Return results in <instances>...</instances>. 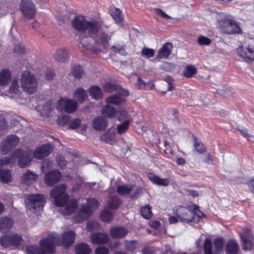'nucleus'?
I'll return each instance as SVG.
<instances>
[{"mask_svg":"<svg viewBox=\"0 0 254 254\" xmlns=\"http://www.w3.org/2000/svg\"><path fill=\"white\" fill-rule=\"evenodd\" d=\"M66 191V186L61 184L54 188L50 192L51 197L55 199V205L61 207L60 211L64 215H70L74 212L77 207L76 200H69Z\"/></svg>","mask_w":254,"mask_h":254,"instance_id":"obj_1","label":"nucleus"},{"mask_svg":"<svg viewBox=\"0 0 254 254\" xmlns=\"http://www.w3.org/2000/svg\"><path fill=\"white\" fill-rule=\"evenodd\" d=\"M52 150L50 145L45 144L37 148L34 152L28 151L23 153L20 150L21 154H18L19 156V165L20 167L24 168L30 164L33 156L37 159H42L48 156Z\"/></svg>","mask_w":254,"mask_h":254,"instance_id":"obj_2","label":"nucleus"},{"mask_svg":"<svg viewBox=\"0 0 254 254\" xmlns=\"http://www.w3.org/2000/svg\"><path fill=\"white\" fill-rule=\"evenodd\" d=\"M216 26L221 30L228 34H241L242 31L238 24L233 19L224 14L220 13L217 15Z\"/></svg>","mask_w":254,"mask_h":254,"instance_id":"obj_3","label":"nucleus"},{"mask_svg":"<svg viewBox=\"0 0 254 254\" xmlns=\"http://www.w3.org/2000/svg\"><path fill=\"white\" fill-rule=\"evenodd\" d=\"M115 118L119 121L123 122L119 124L117 129L118 133L122 134L128 129L131 120L128 117V110L125 107L116 109L112 107V118Z\"/></svg>","mask_w":254,"mask_h":254,"instance_id":"obj_4","label":"nucleus"},{"mask_svg":"<svg viewBox=\"0 0 254 254\" xmlns=\"http://www.w3.org/2000/svg\"><path fill=\"white\" fill-rule=\"evenodd\" d=\"M53 238V235H48L47 238H43L39 241L40 248L38 246L30 245L26 248L27 254H51L55 252L53 245L51 244V239Z\"/></svg>","mask_w":254,"mask_h":254,"instance_id":"obj_5","label":"nucleus"},{"mask_svg":"<svg viewBox=\"0 0 254 254\" xmlns=\"http://www.w3.org/2000/svg\"><path fill=\"white\" fill-rule=\"evenodd\" d=\"M72 26L78 31H87L90 35L95 34L98 31L99 26L96 21H87L81 15L77 16L72 20Z\"/></svg>","mask_w":254,"mask_h":254,"instance_id":"obj_6","label":"nucleus"},{"mask_svg":"<svg viewBox=\"0 0 254 254\" xmlns=\"http://www.w3.org/2000/svg\"><path fill=\"white\" fill-rule=\"evenodd\" d=\"M85 201V202H83L81 206L78 215L75 217V221L77 222H80L88 218L99 206L98 201L94 198H89Z\"/></svg>","mask_w":254,"mask_h":254,"instance_id":"obj_7","label":"nucleus"},{"mask_svg":"<svg viewBox=\"0 0 254 254\" xmlns=\"http://www.w3.org/2000/svg\"><path fill=\"white\" fill-rule=\"evenodd\" d=\"M46 200L43 194H30L26 196L25 204L27 208L35 213L42 210Z\"/></svg>","mask_w":254,"mask_h":254,"instance_id":"obj_8","label":"nucleus"},{"mask_svg":"<svg viewBox=\"0 0 254 254\" xmlns=\"http://www.w3.org/2000/svg\"><path fill=\"white\" fill-rule=\"evenodd\" d=\"M21 84L23 90L29 94H33L37 91V79L34 75L29 71H25L22 73Z\"/></svg>","mask_w":254,"mask_h":254,"instance_id":"obj_9","label":"nucleus"},{"mask_svg":"<svg viewBox=\"0 0 254 254\" xmlns=\"http://www.w3.org/2000/svg\"><path fill=\"white\" fill-rule=\"evenodd\" d=\"M193 210L194 213L192 211L183 207H181L178 211L177 216L180 220L184 222L189 223L190 222H195L198 220L195 219V214L197 217L201 218L204 216L203 214L200 212L198 207L196 205H193Z\"/></svg>","mask_w":254,"mask_h":254,"instance_id":"obj_10","label":"nucleus"},{"mask_svg":"<svg viewBox=\"0 0 254 254\" xmlns=\"http://www.w3.org/2000/svg\"><path fill=\"white\" fill-rule=\"evenodd\" d=\"M48 235H53V238L51 239V244L53 245L54 249L58 245H63L64 247H68L72 244L75 239V233L72 231H69L63 234L62 238L60 239L56 233H51Z\"/></svg>","mask_w":254,"mask_h":254,"instance_id":"obj_11","label":"nucleus"},{"mask_svg":"<svg viewBox=\"0 0 254 254\" xmlns=\"http://www.w3.org/2000/svg\"><path fill=\"white\" fill-rule=\"evenodd\" d=\"M129 95L128 90L112 83V104L121 105L125 104Z\"/></svg>","mask_w":254,"mask_h":254,"instance_id":"obj_12","label":"nucleus"},{"mask_svg":"<svg viewBox=\"0 0 254 254\" xmlns=\"http://www.w3.org/2000/svg\"><path fill=\"white\" fill-rule=\"evenodd\" d=\"M237 55L245 62H250L254 61V49L246 44H241L237 49Z\"/></svg>","mask_w":254,"mask_h":254,"instance_id":"obj_13","label":"nucleus"},{"mask_svg":"<svg viewBox=\"0 0 254 254\" xmlns=\"http://www.w3.org/2000/svg\"><path fill=\"white\" fill-rule=\"evenodd\" d=\"M19 138L15 135L8 136L0 145V151L3 154H6L15 147L19 142Z\"/></svg>","mask_w":254,"mask_h":254,"instance_id":"obj_14","label":"nucleus"},{"mask_svg":"<svg viewBox=\"0 0 254 254\" xmlns=\"http://www.w3.org/2000/svg\"><path fill=\"white\" fill-rule=\"evenodd\" d=\"M77 103L72 99L62 98L57 102V108L61 111H64L68 113H72L77 110Z\"/></svg>","mask_w":254,"mask_h":254,"instance_id":"obj_15","label":"nucleus"},{"mask_svg":"<svg viewBox=\"0 0 254 254\" xmlns=\"http://www.w3.org/2000/svg\"><path fill=\"white\" fill-rule=\"evenodd\" d=\"M21 9L24 16L28 19H31L35 15L36 8L30 0H22L20 3Z\"/></svg>","mask_w":254,"mask_h":254,"instance_id":"obj_16","label":"nucleus"},{"mask_svg":"<svg viewBox=\"0 0 254 254\" xmlns=\"http://www.w3.org/2000/svg\"><path fill=\"white\" fill-rule=\"evenodd\" d=\"M243 249L245 250H251L254 244V239L251 230L246 229L243 234H240Z\"/></svg>","mask_w":254,"mask_h":254,"instance_id":"obj_17","label":"nucleus"},{"mask_svg":"<svg viewBox=\"0 0 254 254\" xmlns=\"http://www.w3.org/2000/svg\"><path fill=\"white\" fill-rule=\"evenodd\" d=\"M62 177L61 173L57 170L52 171L46 174L45 182L48 186H52L59 181Z\"/></svg>","mask_w":254,"mask_h":254,"instance_id":"obj_18","label":"nucleus"},{"mask_svg":"<svg viewBox=\"0 0 254 254\" xmlns=\"http://www.w3.org/2000/svg\"><path fill=\"white\" fill-rule=\"evenodd\" d=\"M172 47V45L170 43H165L163 45L162 48L159 50L156 58L158 60L167 59L171 53Z\"/></svg>","mask_w":254,"mask_h":254,"instance_id":"obj_19","label":"nucleus"},{"mask_svg":"<svg viewBox=\"0 0 254 254\" xmlns=\"http://www.w3.org/2000/svg\"><path fill=\"white\" fill-rule=\"evenodd\" d=\"M11 72L7 68L2 69L0 71V86L7 85L11 80Z\"/></svg>","mask_w":254,"mask_h":254,"instance_id":"obj_20","label":"nucleus"},{"mask_svg":"<svg viewBox=\"0 0 254 254\" xmlns=\"http://www.w3.org/2000/svg\"><path fill=\"white\" fill-rule=\"evenodd\" d=\"M37 178L38 176L36 174L28 170L23 174L21 181L23 184L29 185L34 183Z\"/></svg>","mask_w":254,"mask_h":254,"instance_id":"obj_21","label":"nucleus"},{"mask_svg":"<svg viewBox=\"0 0 254 254\" xmlns=\"http://www.w3.org/2000/svg\"><path fill=\"white\" fill-rule=\"evenodd\" d=\"M148 178L150 182L156 185L166 187L168 186L170 183V181L168 179H162L158 176L152 173L148 174Z\"/></svg>","mask_w":254,"mask_h":254,"instance_id":"obj_22","label":"nucleus"},{"mask_svg":"<svg viewBox=\"0 0 254 254\" xmlns=\"http://www.w3.org/2000/svg\"><path fill=\"white\" fill-rule=\"evenodd\" d=\"M90 239L91 242L95 245L106 243L109 240L107 234L101 233L93 234Z\"/></svg>","mask_w":254,"mask_h":254,"instance_id":"obj_23","label":"nucleus"},{"mask_svg":"<svg viewBox=\"0 0 254 254\" xmlns=\"http://www.w3.org/2000/svg\"><path fill=\"white\" fill-rule=\"evenodd\" d=\"M107 125L106 120L102 117L95 118L92 122V127L96 130H102L107 127Z\"/></svg>","mask_w":254,"mask_h":254,"instance_id":"obj_24","label":"nucleus"},{"mask_svg":"<svg viewBox=\"0 0 254 254\" xmlns=\"http://www.w3.org/2000/svg\"><path fill=\"white\" fill-rule=\"evenodd\" d=\"M112 17L117 24L123 26L124 17L122 11L119 8H112Z\"/></svg>","mask_w":254,"mask_h":254,"instance_id":"obj_25","label":"nucleus"},{"mask_svg":"<svg viewBox=\"0 0 254 254\" xmlns=\"http://www.w3.org/2000/svg\"><path fill=\"white\" fill-rule=\"evenodd\" d=\"M54 56L57 61L64 62L68 59V52L66 49L61 48L56 51Z\"/></svg>","mask_w":254,"mask_h":254,"instance_id":"obj_26","label":"nucleus"},{"mask_svg":"<svg viewBox=\"0 0 254 254\" xmlns=\"http://www.w3.org/2000/svg\"><path fill=\"white\" fill-rule=\"evenodd\" d=\"M239 250V246L236 241L230 240L228 242L226 252L228 254H237Z\"/></svg>","mask_w":254,"mask_h":254,"instance_id":"obj_27","label":"nucleus"},{"mask_svg":"<svg viewBox=\"0 0 254 254\" xmlns=\"http://www.w3.org/2000/svg\"><path fill=\"white\" fill-rule=\"evenodd\" d=\"M87 97V94L85 90L83 88L77 89L74 93L73 97L77 101L82 103Z\"/></svg>","mask_w":254,"mask_h":254,"instance_id":"obj_28","label":"nucleus"},{"mask_svg":"<svg viewBox=\"0 0 254 254\" xmlns=\"http://www.w3.org/2000/svg\"><path fill=\"white\" fill-rule=\"evenodd\" d=\"M8 93L13 98L19 95V86L18 85V81L17 79H14L12 80L9 89Z\"/></svg>","mask_w":254,"mask_h":254,"instance_id":"obj_29","label":"nucleus"},{"mask_svg":"<svg viewBox=\"0 0 254 254\" xmlns=\"http://www.w3.org/2000/svg\"><path fill=\"white\" fill-rule=\"evenodd\" d=\"M127 230L123 227L112 228V238H123L127 235Z\"/></svg>","mask_w":254,"mask_h":254,"instance_id":"obj_30","label":"nucleus"},{"mask_svg":"<svg viewBox=\"0 0 254 254\" xmlns=\"http://www.w3.org/2000/svg\"><path fill=\"white\" fill-rule=\"evenodd\" d=\"M89 91L92 98L96 100L100 99L103 97L102 90L97 86H93L91 87Z\"/></svg>","mask_w":254,"mask_h":254,"instance_id":"obj_31","label":"nucleus"},{"mask_svg":"<svg viewBox=\"0 0 254 254\" xmlns=\"http://www.w3.org/2000/svg\"><path fill=\"white\" fill-rule=\"evenodd\" d=\"M101 218L103 221H110L111 218V204L110 202L101 213Z\"/></svg>","mask_w":254,"mask_h":254,"instance_id":"obj_32","label":"nucleus"},{"mask_svg":"<svg viewBox=\"0 0 254 254\" xmlns=\"http://www.w3.org/2000/svg\"><path fill=\"white\" fill-rule=\"evenodd\" d=\"M75 251L77 254H89L91 249L86 244H79L76 246Z\"/></svg>","mask_w":254,"mask_h":254,"instance_id":"obj_33","label":"nucleus"},{"mask_svg":"<svg viewBox=\"0 0 254 254\" xmlns=\"http://www.w3.org/2000/svg\"><path fill=\"white\" fill-rule=\"evenodd\" d=\"M13 222L11 219L5 217L0 219V230L5 231L11 227Z\"/></svg>","mask_w":254,"mask_h":254,"instance_id":"obj_34","label":"nucleus"},{"mask_svg":"<svg viewBox=\"0 0 254 254\" xmlns=\"http://www.w3.org/2000/svg\"><path fill=\"white\" fill-rule=\"evenodd\" d=\"M133 186L131 185L118 186L117 191L122 195H126L130 193L133 190Z\"/></svg>","mask_w":254,"mask_h":254,"instance_id":"obj_35","label":"nucleus"},{"mask_svg":"<svg viewBox=\"0 0 254 254\" xmlns=\"http://www.w3.org/2000/svg\"><path fill=\"white\" fill-rule=\"evenodd\" d=\"M196 71L197 69L194 65L190 64L186 66L183 74L185 77L190 78L196 73Z\"/></svg>","mask_w":254,"mask_h":254,"instance_id":"obj_36","label":"nucleus"},{"mask_svg":"<svg viewBox=\"0 0 254 254\" xmlns=\"http://www.w3.org/2000/svg\"><path fill=\"white\" fill-rule=\"evenodd\" d=\"M102 114L104 117H110L111 116V98L110 97L107 99V105L102 109Z\"/></svg>","mask_w":254,"mask_h":254,"instance_id":"obj_37","label":"nucleus"},{"mask_svg":"<svg viewBox=\"0 0 254 254\" xmlns=\"http://www.w3.org/2000/svg\"><path fill=\"white\" fill-rule=\"evenodd\" d=\"M125 246L126 249L131 252H134L139 247L138 244L136 241H127L125 242Z\"/></svg>","mask_w":254,"mask_h":254,"instance_id":"obj_38","label":"nucleus"},{"mask_svg":"<svg viewBox=\"0 0 254 254\" xmlns=\"http://www.w3.org/2000/svg\"><path fill=\"white\" fill-rule=\"evenodd\" d=\"M224 244V239L222 238H218L215 239L214 246L216 254H219L222 251Z\"/></svg>","mask_w":254,"mask_h":254,"instance_id":"obj_39","label":"nucleus"},{"mask_svg":"<svg viewBox=\"0 0 254 254\" xmlns=\"http://www.w3.org/2000/svg\"><path fill=\"white\" fill-rule=\"evenodd\" d=\"M140 213L142 217L144 218H150L152 215L151 207L148 205L142 207L140 209Z\"/></svg>","mask_w":254,"mask_h":254,"instance_id":"obj_40","label":"nucleus"},{"mask_svg":"<svg viewBox=\"0 0 254 254\" xmlns=\"http://www.w3.org/2000/svg\"><path fill=\"white\" fill-rule=\"evenodd\" d=\"M72 73L74 77L79 78L82 77L83 72L80 66L74 65L72 68Z\"/></svg>","mask_w":254,"mask_h":254,"instance_id":"obj_41","label":"nucleus"},{"mask_svg":"<svg viewBox=\"0 0 254 254\" xmlns=\"http://www.w3.org/2000/svg\"><path fill=\"white\" fill-rule=\"evenodd\" d=\"M194 139V147L195 150L199 152L203 153L205 151V147L200 141L198 140L195 137H193Z\"/></svg>","mask_w":254,"mask_h":254,"instance_id":"obj_42","label":"nucleus"},{"mask_svg":"<svg viewBox=\"0 0 254 254\" xmlns=\"http://www.w3.org/2000/svg\"><path fill=\"white\" fill-rule=\"evenodd\" d=\"M53 106L51 102L47 103L43 107L41 111L42 116H50L52 113V109Z\"/></svg>","mask_w":254,"mask_h":254,"instance_id":"obj_43","label":"nucleus"},{"mask_svg":"<svg viewBox=\"0 0 254 254\" xmlns=\"http://www.w3.org/2000/svg\"><path fill=\"white\" fill-rule=\"evenodd\" d=\"M197 43L200 46H209L211 40L206 36L200 35L197 37Z\"/></svg>","mask_w":254,"mask_h":254,"instance_id":"obj_44","label":"nucleus"},{"mask_svg":"<svg viewBox=\"0 0 254 254\" xmlns=\"http://www.w3.org/2000/svg\"><path fill=\"white\" fill-rule=\"evenodd\" d=\"M11 235L2 237L0 239V244L4 247L11 246Z\"/></svg>","mask_w":254,"mask_h":254,"instance_id":"obj_45","label":"nucleus"},{"mask_svg":"<svg viewBox=\"0 0 254 254\" xmlns=\"http://www.w3.org/2000/svg\"><path fill=\"white\" fill-rule=\"evenodd\" d=\"M11 246H17L19 245L22 241L21 237L17 234H11Z\"/></svg>","mask_w":254,"mask_h":254,"instance_id":"obj_46","label":"nucleus"},{"mask_svg":"<svg viewBox=\"0 0 254 254\" xmlns=\"http://www.w3.org/2000/svg\"><path fill=\"white\" fill-rule=\"evenodd\" d=\"M164 80L168 83L167 91H170L175 88L174 80L173 78L167 75L164 78Z\"/></svg>","mask_w":254,"mask_h":254,"instance_id":"obj_47","label":"nucleus"},{"mask_svg":"<svg viewBox=\"0 0 254 254\" xmlns=\"http://www.w3.org/2000/svg\"><path fill=\"white\" fill-rule=\"evenodd\" d=\"M141 56L146 58H152L154 55V51L152 49L144 48L141 51Z\"/></svg>","mask_w":254,"mask_h":254,"instance_id":"obj_48","label":"nucleus"},{"mask_svg":"<svg viewBox=\"0 0 254 254\" xmlns=\"http://www.w3.org/2000/svg\"><path fill=\"white\" fill-rule=\"evenodd\" d=\"M112 52L119 53V54L124 56L126 54L124 49V45H116L112 47Z\"/></svg>","mask_w":254,"mask_h":254,"instance_id":"obj_49","label":"nucleus"},{"mask_svg":"<svg viewBox=\"0 0 254 254\" xmlns=\"http://www.w3.org/2000/svg\"><path fill=\"white\" fill-rule=\"evenodd\" d=\"M211 243L209 239H206L204 243V251L205 254H212Z\"/></svg>","mask_w":254,"mask_h":254,"instance_id":"obj_50","label":"nucleus"},{"mask_svg":"<svg viewBox=\"0 0 254 254\" xmlns=\"http://www.w3.org/2000/svg\"><path fill=\"white\" fill-rule=\"evenodd\" d=\"M99 39L97 40V42L100 43L103 48H106L108 44V37L105 34H100Z\"/></svg>","mask_w":254,"mask_h":254,"instance_id":"obj_51","label":"nucleus"},{"mask_svg":"<svg viewBox=\"0 0 254 254\" xmlns=\"http://www.w3.org/2000/svg\"><path fill=\"white\" fill-rule=\"evenodd\" d=\"M7 128V125L5 119L3 117H0V136L5 133Z\"/></svg>","mask_w":254,"mask_h":254,"instance_id":"obj_52","label":"nucleus"},{"mask_svg":"<svg viewBox=\"0 0 254 254\" xmlns=\"http://www.w3.org/2000/svg\"><path fill=\"white\" fill-rule=\"evenodd\" d=\"M81 124V121L79 119L76 118L72 120L69 124V127L71 129L77 128Z\"/></svg>","mask_w":254,"mask_h":254,"instance_id":"obj_53","label":"nucleus"},{"mask_svg":"<svg viewBox=\"0 0 254 254\" xmlns=\"http://www.w3.org/2000/svg\"><path fill=\"white\" fill-rule=\"evenodd\" d=\"M121 203V200L117 196H112V210L117 209Z\"/></svg>","mask_w":254,"mask_h":254,"instance_id":"obj_54","label":"nucleus"},{"mask_svg":"<svg viewBox=\"0 0 254 254\" xmlns=\"http://www.w3.org/2000/svg\"><path fill=\"white\" fill-rule=\"evenodd\" d=\"M69 119V117L68 115L62 116L59 117L58 120V122L59 125L64 126L68 123Z\"/></svg>","mask_w":254,"mask_h":254,"instance_id":"obj_55","label":"nucleus"},{"mask_svg":"<svg viewBox=\"0 0 254 254\" xmlns=\"http://www.w3.org/2000/svg\"><path fill=\"white\" fill-rule=\"evenodd\" d=\"M101 139L107 143H110L111 141V133L109 130L104 133L101 136Z\"/></svg>","mask_w":254,"mask_h":254,"instance_id":"obj_56","label":"nucleus"},{"mask_svg":"<svg viewBox=\"0 0 254 254\" xmlns=\"http://www.w3.org/2000/svg\"><path fill=\"white\" fill-rule=\"evenodd\" d=\"M109 253L108 249L105 247H99L96 251V254H108Z\"/></svg>","mask_w":254,"mask_h":254,"instance_id":"obj_57","label":"nucleus"},{"mask_svg":"<svg viewBox=\"0 0 254 254\" xmlns=\"http://www.w3.org/2000/svg\"><path fill=\"white\" fill-rule=\"evenodd\" d=\"M155 12L156 13L159 15L160 16H161L163 18H166V19H171V17L168 15L167 14H166L164 11H163L162 9L160 8H156L155 9Z\"/></svg>","mask_w":254,"mask_h":254,"instance_id":"obj_58","label":"nucleus"},{"mask_svg":"<svg viewBox=\"0 0 254 254\" xmlns=\"http://www.w3.org/2000/svg\"><path fill=\"white\" fill-rule=\"evenodd\" d=\"M57 163H58L59 166L60 167H61L62 168H64L66 164H67V163L65 161V160H64V158L62 156L59 157L57 159Z\"/></svg>","mask_w":254,"mask_h":254,"instance_id":"obj_59","label":"nucleus"},{"mask_svg":"<svg viewBox=\"0 0 254 254\" xmlns=\"http://www.w3.org/2000/svg\"><path fill=\"white\" fill-rule=\"evenodd\" d=\"M25 52V48L22 45H18L15 48V52H16L19 54H22Z\"/></svg>","mask_w":254,"mask_h":254,"instance_id":"obj_60","label":"nucleus"},{"mask_svg":"<svg viewBox=\"0 0 254 254\" xmlns=\"http://www.w3.org/2000/svg\"><path fill=\"white\" fill-rule=\"evenodd\" d=\"M146 85L145 82L140 77L137 78V86L139 89H144Z\"/></svg>","mask_w":254,"mask_h":254,"instance_id":"obj_61","label":"nucleus"},{"mask_svg":"<svg viewBox=\"0 0 254 254\" xmlns=\"http://www.w3.org/2000/svg\"><path fill=\"white\" fill-rule=\"evenodd\" d=\"M186 190L188 193L192 197H195L198 196V192L195 190L188 189Z\"/></svg>","mask_w":254,"mask_h":254,"instance_id":"obj_62","label":"nucleus"},{"mask_svg":"<svg viewBox=\"0 0 254 254\" xmlns=\"http://www.w3.org/2000/svg\"><path fill=\"white\" fill-rule=\"evenodd\" d=\"M247 184L251 190V191L254 194V179L250 180Z\"/></svg>","mask_w":254,"mask_h":254,"instance_id":"obj_63","label":"nucleus"},{"mask_svg":"<svg viewBox=\"0 0 254 254\" xmlns=\"http://www.w3.org/2000/svg\"><path fill=\"white\" fill-rule=\"evenodd\" d=\"M142 254H154V250L151 248H144L142 250Z\"/></svg>","mask_w":254,"mask_h":254,"instance_id":"obj_64","label":"nucleus"}]
</instances>
